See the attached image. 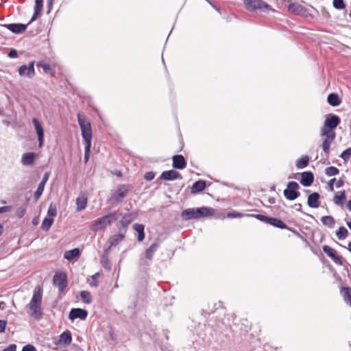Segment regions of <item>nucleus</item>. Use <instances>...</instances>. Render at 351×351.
<instances>
[{
	"mask_svg": "<svg viewBox=\"0 0 351 351\" xmlns=\"http://www.w3.org/2000/svg\"><path fill=\"white\" fill-rule=\"evenodd\" d=\"M77 121L82 131V136L84 142V162L88 161L90 157L91 141H92V130L90 123L86 121V117L80 114H77Z\"/></svg>",
	"mask_w": 351,
	"mask_h": 351,
	"instance_id": "1",
	"label": "nucleus"
},
{
	"mask_svg": "<svg viewBox=\"0 0 351 351\" xmlns=\"http://www.w3.org/2000/svg\"><path fill=\"white\" fill-rule=\"evenodd\" d=\"M215 209L210 207L202 206L199 208H191L183 210L181 212V218L184 221L191 219H199L201 218L213 216Z\"/></svg>",
	"mask_w": 351,
	"mask_h": 351,
	"instance_id": "2",
	"label": "nucleus"
},
{
	"mask_svg": "<svg viewBox=\"0 0 351 351\" xmlns=\"http://www.w3.org/2000/svg\"><path fill=\"white\" fill-rule=\"evenodd\" d=\"M132 186L129 184H119L117 188L112 192L107 199V202L112 204H121L123 199L127 197L129 191L132 190Z\"/></svg>",
	"mask_w": 351,
	"mask_h": 351,
	"instance_id": "3",
	"label": "nucleus"
},
{
	"mask_svg": "<svg viewBox=\"0 0 351 351\" xmlns=\"http://www.w3.org/2000/svg\"><path fill=\"white\" fill-rule=\"evenodd\" d=\"M341 123V119L339 116L334 114H329L324 121V125L321 129V135H330L335 132V129Z\"/></svg>",
	"mask_w": 351,
	"mask_h": 351,
	"instance_id": "4",
	"label": "nucleus"
},
{
	"mask_svg": "<svg viewBox=\"0 0 351 351\" xmlns=\"http://www.w3.org/2000/svg\"><path fill=\"white\" fill-rule=\"evenodd\" d=\"M159 247L158 243H152L148 248L145 251V255L140 257L138 264L141 267H147L151 265L154 255Z\"/></svg>",
	"mask_w": 351,
	"mask_h": 351,
	"instance_id": "5",
	"label": "nucleus"
},
{
	"mask_svg": "<svg viewBox=\"0 0 351 351\" xmlns=\"http://www.w3.org/2000/svg\"><path fill=\"white\" fill-rule=\"evenodd\" d=\"M244 3L248 9L253 11L260 10L267 12L272 10L271 5L263 0H244Z\"/></svg>",
	"mask_w": 351,
	"mask_h": 351,
	"instance_id": "6",
	"label": "nucleus"
},
{
	"mask_svg": "<svg viewBox=\"0 0 351 351\" xmlns=\"http://www.w3.org/2000/svg\"><path fill=\"white\" fill-rule=\"evenodd\" d=\"M299 189L300 186L296 182L291 181L288 182L287 188L283 191L284 196L287 199L293 201L300 195Z\"/></svg>",
	"mask_w": 351,
	"mask_h": 351,
	"instance_id": "7",
	"label": "nucleus"
},
{
	"mask_svg": "<svg viewBox=\"0 0 351 351\" xmlns=\"http://www.w3.org/2000/svg\"><path fill=\"white\" fill-rule=\"evenodd\" d=\"M53 284L58 288L60 293L63 292L68 284L66 274L64 272L56 273L53 278Z\"/></svg>",
	"mask_w": 351,
	"mask_h": 351,
	"instance_id": "8",
	"label": "nucleus"
},
{
	"mask_svg": "<svg viewBox=\"0 0 351 351\" xmlns=\"http://www.w3.org/2000/svg\"><path fill=\"white\" fill-rule=\"evenodd\" d=\"M109 226V221L107 219V217L104 215L92 222L90 226V230L92 232H97L101 230H104Z\"/></svg>",
	"mask_w": 351,
	"mask_h": 351,
	"instance_id": "9",
	"label": "nucleus"
},
{
	"mask_svg": "<svg viewBox=\"0 0 351 351\" xmlns=\"http://www.w3.org/2000/svg\"><path fill=\"white\" fill-rule=\"evenodd\" d=\"M34 63L35 61L33 60L30 62L27 66L25 64L21 66L19 68V75L32 78L35 75Z\"/></svg>",
	"mask_w": 351,
	"mask_h": 351,
	"instance_id": "10",
	"label": "nucleus"
},
{
	"mask_svg": "<svg viewBox=\"0 0 351 351\" xmlns=\"http://www.w3.org/2000/svg\"><path fill=\"white\" fill-rule=\"evenodd\" d=\"M322 250L337 265H343L342 258L337 254L335 250L326 245L322 246Z\"/></svg>",
	"mask_w": 351,
	"mask_h": 351,
	"instance_id": "11",
	"label": "nucleus"
},
{
	"mask_svg": "<svg viewBox=\"0 0 351 351\" xmlns=\"http://www.w3.org/2000/svg\"><path fill=\"white\" fill-rule=\"evenodd\" d=\"M288 10L289 12L298 16H306L308 14L307 9L304 6L296 3H290Z\"/></svg>",
	"mask_w": 351,
	"mask_h": 351,
	"instance_id": "12",
	"label": "nucleus"
},
{
	"mask_svg": "<svg viewBox=\"0 0 351 351\" xmlns=\"http://www.w3.org/2000/svg\"><path fill=\"white\" fill-rule=\"evenodd\" d=\"M87 316V311L80 308H73L69 312V318L72 321L77 318L84 320L86 319Z\"/></svg>",
	"mask_w": 351,
	"mask_h": 351,
	"instance_id": "13",
	"label": "nucleus"
},
{
	"mask_svg": "<svg viewBox=\"0 0 351 351\" xmlns=\"http://www.w3.org/2000/svg\"><path fill=\"white\" fill-rule=\"evenodd\" d=\"M134 220V217L132 214L128 213L123 215L117 224V228L119 230V232H122L123 230V232L125 233L126 232L127 228L128 226L131 223V222Z\"/></svg>",
	"mask_w": 351,
	"mask_h": 351,
	"instance_id": "14",
	"label": "nucleus"
},
{
	"mask_svg": "<svg viewBox=\"0 0 351 351\" xmlns=\"http://www.w3.org/2000/svg\"><path fill=\"white\" fill-rule=\"evenodd\" d=\"M32 123L38 135V146L41 147L44 143V130L38 119L34 118Z\"/></svg>",
	"mask_w": 351,
	"mask_h": 351,
	"instance_id": "15",
	"label": "nucleus"
},
{
	"mask_svg": "<svg viewBox=\"0 0 351 351\" xmlns=\"http://www.w3.org/2000/svg\"><path fill=\"white\" fill-rule=\"evenodd\" d=\"M182 176L178 171L171 169V170L163 171L161 173V175L160 176L158 179L170 181V180H175L177 179H182Z\"/></svg>",
	"mask_w": 351,
	"mask_h": 351,
	"instance_id": "16",
	"label": "nucleus"
},
{
	"mask_svg": "<svg viewBox=\"0 0 351 351\" xmlns=\"http://www.w3.org/2000/svg\"><path fill=\"white\" fill-rule=\"evenodd\" d=\"M28 307L31 311L30 316L36 320L42 319L41 304L35 303H29Z\"/></svg>",
	"mask_w": 351,
	"mask_h": 351,
	"instance_id": "17",
	"label": "nucleus"
},
{
	"mask_svg": "<svg viewBox=\"0 0 351 351\" xmlns=\"http://www.w3.org/2000/svg\"><path fill=\"white\" fill-rule=\"evenodd\" d=\"M3 26L12 33L19 34L26 30L27 25L23 23H10L5 24Z\"/></svg>",
	"mask_w": 351,
	"mask_h": 351,
	"instance_id": "18",
	"label": "nucleus"
},
{
	"mask_svg": "<svg viewBox=\"0 0 351 351\" xmlns=\"http://www.w3.org/2000/svg\"><path fill=\"white\" fill-rule=\"evenodd\" d=\"M314 182V175L311 171L301 173L300 184L304 186H310Z\"/></svg>",
	"mask_w": 351,
	"mask_h": 351,
	"instance_id": "19",
	"label": "nucleus"
},
{
	"mask_svg": "<svg viewBox=\"0 0 351 351\" xmlns=\"http://www.w3.org/2000/svg\"><path fill=\"white\" fill-rule=\"evenodd\" d=\"M173 167L177 169H183L186 167V161L182 155H174L172 157Z\"/></svg>",
	"mask_w": 351,
	"mask_h": 351,
	"instance_id": "20",
	"label": "nucleus"
},
{
	"mask_svg": "<svg viewBox=\"0 0 351 351\" xmlns=\"http://www.w3.org/2000/svg\"><path fill=\"white\" fill-rule=\"evenodd\" d=\"M319 198L320 195L317 192L310 194L307 198L308 206L312 208H317L320 205Z\"/></svg>",
	"mask_w": 351,
	"mask_h": 351,
	"instance_id": "21",
	"label": "nucleus"
},
{
	"mask_svg": "<svg viewBox=\"0 0 351 351\" xmlns=\"http://www.w3.org/2000/svg\"><path fill=\"white\" fill-rule=\"evenodd\" d=\"M36 154L34 152H26L23 154L21 163L25 166H30L34 164Z\"/></svg>",
	"mask_w": 351,
	"mask_h": 351,
	"instance_id": "22",
	"label": "nucleus"
},
{
	"mask_svg": "<svg viewBox=\"0 0 351 351\" xmlns=\"http://www.w3.org/2000/svg\"><path fill=\"white\" fill-rule=\"evenodd\" d=\"M326 136L325 139L323 141L322 143V149L324 152L328 155L330 151V147L331 145V143L334 141V139L336 137L335 132H332V134L330 135H324Z\"/></svg>",
	"mask_w": 351,
	"mask_h": 351,
	"instance_id": "23",
	"label": "nucleus"
},
{
	"mask_svg": "<svg viewBox=\"0 0 351 351\" xmlns=\"http://www.w3.org/2000/svg\"><path fill=\"white\" fill-rule=\"evenodd\" d=\"M43 298V288L38 285L34 289L33 296L29 303H35L41 304Z\"/></svg>",
	"mask_w": 351,
	"mask_h": 351,
	"instance_id": "24",
	"label": "nucleus"
},
{
	"mask_svg": "<svg viewBox=\"0 0 351 351\" xmlns=\"http://www.w3.org/2000/svg\"><path fill=\"white\" fill-rule=\"evenodd\" d=\"M206 186V182L203 180H199L195 182L191 187V192L192 194H197L205 189Z\"/></svg>",
	"mask_w": 351,
	"mask_h": 351,
	"instance_id": "25",
	"label": "nucleus"
},
{
	"mask_svg": "<svg viewBox=\"0 0 351 351\" xmlns=\"http://www.w3.org/2000/svg\"><path fill=\"white\" fill-rule=\"evenodd\" d=\"M125 237V232H120L118 234H113L107 241V244H110V246H116L124 239Z\"/></svg>",
	"mask_w": 351,
	"mask_h": 351,
	"instance_id": "26",
	"label": "nucleus"
},
{
	"mask_svg": "<svg viewBox=\"0 0 351 351\" xmlns=\"http://www.w3.org/2000/svg\"><path fill=\"white\" fill-rule=\"evenodd\" d=\"M36 65L38 67L43 69L45 73L49 74L51 76H54L55 70L49 64L43 61H39L37 62Z\"/></svg>",
	"mask_w": 351,
	"mask_h": 351,
	"instance_id": "27",
	"label": "nucleus"
},
{
	"mask_svg": "<svg viewBox=\"0 0 351 351\" xmlns=\"http://www.w3.org/2000/svg\"><path fill=\"white\" fill-rule=\"evenodd\" d=\"M133 229L138 233L137 241L141 242L145 239V226L141 223H134Z\"/></svg>",
	"mask_w": 351,
	"mask_h": 351,
	"instance_id": "28",
	"label": "nucleus"
},
{
	"mask_svg": "<svg viewBox=\"0 0 351 351\" xmlns=\"http://www.w3.org/2000/svg\"><path fill=\"white\" fill-rule=\"evenodd\" d=\"M80 255V250L78 248H74L73 250L66 251L64 254V258L69 261H71L73 259L79 257Z\"/></svg>",
	"mask_w": 351,
	"mask_h": 351,
	"instance_id": "29",
	"label": "nucleus"
},
{
	"mask_svg": "<svg viewBox=\"0 0 351 351\" xmlns=\"http://www.w3.org/2000/svg\"><path fill=\"white\" fill-rule=\"evenodd\" d=\"M268 224L280 229L288 228L287 225L285 222L276 217H270Z\"/></svg>",
	"mask_w": 351,
	"mask_h": 351,
	"instance_id": "30",
	"label": "nucleus"
},
{
	"mask_svg": "<svg viewBox=\"0 0 351 351\" xmlns=\"http://www.w3.org/2000/svg\"><path fill=\"white\" fill-rule=\"evenodd\" d=\"M327 101L330 106L333 107L339 106L341 102L339 95L336 93L329 94L327 97Z\"/></svg>",
	"mask_w": 351,
	"mask_h": 351,
	"instance_id": "31",
	"label": "nucleus"
},
{
	"mask_svg": "<svg viewBox=\"0 0 351 351\" xmlns=\"http://www.w3.org/2000/svg\"><path fill=\"white\" fill-rule=\"evenodd\" d=\"M60 341L65 346H69L72 341V335L71 331L66 330L60 335Z\"/></svg>",
	"mask_w": 351,
	"mask_h": 351,
	"instance_id": "32",
	"label": "nucleus"
},
{
	"mask_svg": "<svg viewBox=\"0 0 351 351\" xmlns=\"http://www.w3.org/2000/svg\"><path fill=\"white\" fill-rule=\"evenodd\" d=\"M309 157L307 155L302 156L295 162V166L298 169H304L308 165Z\"/></svg>",
	"mask_w": 351,
	"mask_h": 351,
	"instance_id": "33",
	"label": "nucleus"
},
{
	"mask_svg": "<svg viewBox=\"0 0 351 351\" xmlns=\"http://www.w3.org/2000/svg\"><path fill=\"white\" fill-rule=\"evenodd\" d=\"M87 202H88V199L86 197H84V196L78 197L76 199V205H77L76 210L80 211V210L85 209L87 206Z\"/></svg>",
	"mask_w": 351,
	"mask_h": 351,
	"instance_id": "34",
	"label": "nucleus"
},
{
	"mask_svg": "<svg viewBox=\"0 0 351 351\" xmlns=\"http://www.w3.org/2000/svg\"><path fill=\"white\" fill-rule=\"evenodd\" d=\"M341 292H343L345 302L351 306V288L349 287H343L341 288Z\"/></svg>",
	"mask_w": 351,
	"mask_h": 351,
	"instance_id": "35",
	"label": "nucleus"
},
{
	"mask_svg": "<svg viewBox=\"0 0 351 351\" xmlns=\"http://www.w3.org/2000/svg\"><path fill=\"white\" fill-rule=\"evenodd\" d=\"M321 221L322 222V223L330 228H334L335 226V219L330 216V215H327V216H324L321 218Z\"/></svg>",
	"mask_w": 351,
	"mask_h": 351,
	"instance_id": "36",
	"label": "nucleus"
},
{
	"mask_svg": "<svg viewBox=\"0 0 351 351\" xmlns=\"http://www.w3.org/2000/svg\"><path fill=\"white\" fill-rule=\"evenodd\" d=\"M346 191H341L337 193L333 198V202L337 205H342L343 203V201L346 199Z\"/></svg>",
	"mask_w": 351,
	"mask_h": 351,
	"instance_id": "37",
	"label": "nucleus"
},
{
	"mask_svg": "<svg viewBox=\"0 0 351 351\" xmlns=\"http://www.w3.org/2000/svg\"><path fill=\"white\" fill-rule=\"evenodd\" d=\"M101 266L106 270L110 271L112 269V265L108 258V256L107 254H103L101 257Z\"/></svg>",
	"mask_w": 351,
	"mask_h": 351,
	"instance_id": "38",
	"label": "nucleus"
},
{
	"mask_svg": "<svg viewBox=\"0 0 351 351\" xmlns=\"http://www.w3.org/2000/svg\"><path fill=\"white\" fill-rule=\"evenodd\" d=\"M53 223V218H48L45 217L41 224V228L43 231H48L50 228L51 227L52 224Z\"/></svg>",
	"mask_w": 351,
	"mask_h": 351,
	"instance_id": "39",
	"label": "nucleus"
},
{
	"mask_svg": "<svg viewBox=\"0 0 351 351\" xmlns=\"http://www.w3.org/2000/svg\"><path fill=\"white\" fill-rule=\"evenodd\" d=\"M121 216V213L118 210H114L112 213H110L106 215L107 219L109 221V225L110 226L113 222L117 221L119 217Z\"/></svg>",
	"mask_w": 351,
	"mask_h": 351,
	"instance_id": "40",
	"label": "nucleus"
},
{
	"mask_svg": "<svg viewBox=\"0 0 351 351\" xmlns=\"http://www.w3.org/2000/svg\"><path fill=\"white\" fill-rule=\"evenodd\" d=\"M348 234V230L344 227H340L336 232V235L339 240L345 239Z\"/></svg>",
	"mask_w": 351,
	"mask_h": 351,
	"instance_id": "41",
	"label": "nucleus"
},
{
	"mask_svg": "<svg viewBox=\"0 0 351 351\" xmlns=\"http://www.w3.org/2000/svg\"><path fill=\"white\" fill-rule=\"evenodd\" d=\"M80 296L82 301L86 304H90L93 301L91 294L88 291H82L80 292Z\"/></svg>",
	"mask_w": 351,
	"mask_h": 351,
	"instance_id": "42",
	"label": "nucleus"
},
{
	"mask_svg": "<svg viewBox=\"0 0 351 351\" xmlns=\"http://www.w3.org/2000/svg\"><path fill=\"white\" fill-rule=\"evenodd\" d=\"M246 216L249 217L256 218V219L263 221L265 223H269L270 218V217H267L261 214H247Z\"/></svg>",
	"mask_w": 351,
	"mask_h": 351,
	"instance_id": "43",
	"label": "nucleus"
},
{
	"mask_svg": "<svg viewBox=\"0 0 351 351\" xmlns=\"http://www.w3.org/2000/svg\"><path fill=\"white\" fill-rule=\"evenodd\" d=\"M339 170L336 167L330 166V167H326L325 169V173L328 176H336V175L339 174Z\"/></svg>",
	"mask_w": 351,
	"mask_h": 351,
	"instance_id": "44",
	"label": "nucleus"
},
{
	"mask_svg": "<svg viewBox=\"0 0 351 351\" xmlns=\"http://www.w3.org/2000/svg\"><path fill=\"white\" fill-rule=\"evenodd\" d=\"M45 189L43 184H38L36 191L34 193V199L37 201L43 194Z\"/></svg>",
	"mask_w": 351,
	"mask_h": 351,
	"instance_id": "45",
	"label": "nucleus"
},
{
	"mask_svg": "<svg viewBox=\"0 0 351 351\" xmlns=\"http://www.w3.org/2000/svg\"><path fill=\"white\" fill-rule=\"evenodd\" d=\"M57 215V208L56 206L52 204H51L49 206L48 210H47V215L49 216L48 218H53L56 217Z\"/></svg>",
	"mask_w": 351,
	"mask_h": 351,
	"instance_id": "46",
	"label": "nucleus"
},
{
	"mask_svg": "<svg viewBox=\"0 0 351 351\" xmlns=\"http://www.w3.org/2000/svg\"><path fill=\"white\" fill-rule=\"evenodd\" d=\"M333 6L337 10H343L346 8V4L343 0H333Z\"/></svg>",
	"mask_w": 351,
	"mask_h": 351,
	"instance_id": "47",
	"label": "nucleus"
},
{
	"mask_svg": "<svg viewBox=\"0 0 351 351\" xmlns=\"http://www.w3.org/2000/svg\"><path fill=\"white\" fill-rule=\"evenodd\" d=\"M351 156V147L344 150L340 155V157L344 160L347 161Z\"/></svg>",
	"mask_w": 351,
	"mask_h": 351,
	"instance_id": "48",
	"label": "nucleus"
},
{
	"mask_svg": "<svg viewBox=\"0 0 351 351\" xmlns=\"http://www.w3.org/2000/svg\"><path fill=\"white\" fill-rule=\"evenodd\" d=\"M244 216H246V215H244V214H243L241 213L236 212V211L228 213L227 214V217L228 218H230V219H232V218H241V217H243Z\"/></svg>",
	"mask_w": 351,
	"mask_h": 351,
	"instance_id": "49",
	"label": "nucleus"
},
{
	"mask_svg": "<svg viewBox=\"0 0 351 351\" xmlns=\"http://www.w3.org/2000/svg\"><path fill=\"white\" fill-rule=\"evenodd\" d=\"M25 212H26V206H21V207H19L17 209V210L16 212V215L18 218H22L25 215Z\"/></svg>",
	"mask_w": 351,
	"mask_h": 351,
	"instance_id": "50",
	"label": "nucleus"
},
{
	"mask_svg": "<svg viewBox=\"0 0 351 351\" xmlns=\"http://www.w3.org/2000/svg\"><path fill=\"white\" fill-rule=\"evenodd\" d=\"M294 207L295 208V210L303 213L304 215L311 217V219H314V217L312 215L308 214L302 210V206L300 203L295 204L294 205Z\"/></svg>",
	"mask_w": 351,
	"mask_h": 351,
	"instance_id": "51",
	"label": "nucleus"
},
{
	"mask_svg": "<svg viewBox=\"0 0 351 351\" xmlns=\"http://www.w3.org/2000/svg\"><path fill=\"white\" fill-rule=\"evenodd\" d=\"M43 7V0H35L34 10L42 12Z\"/></svg>",
	"mask_w": 351,
	"mask_h": 351,
	"instance_id": "52",
	"label": "nucleus"
},
{
	"mask_svg": "<svg viewBox=\"0 0 351 351\" xmlns=\"http://www.w3.org/2000/svg\"><path fill=\"white\" fill-rule=\"evenodd\" d=\"M99 272L95 273V274H93L92 276V278H93V282H91L90 283V286L95 287H98L99 282L97 281V278H99Z\"/></svg>",
	"mask_w": 351,
	"mask_h": 351,
	"instance_id": "53",
	"label": "nucleus"
},
{
	"mask_svg": "<svg viewBox=\"0 0 351 351\" xmlns=\"http://www.w3.org/2000/svg\"><path fill=\"white\" fill-rule=\"evenodd\" d=\"M155 176H156V174L154 171H148V172L145 173V174L144 176V178L147 181H151L155 178Z\"/></svg>",
	"mask_w": 351,
	"mask_h": 351,
	"instance_id": "54",
	"label": "nucleus"
},
{
	"mask_svg": "<svg viewBox=\"0 0 351 351\" xmlns=\"http://www.w3.org/2000/svg\"><path fill=\"white\" fill-rule=\"evenodd\" d=\"M22 351H37V350L34 346L27 344L23 347Z\"/></svg>",
	"mask_w": 351,
	"mask_h": 351,
	"instance_id": "55",
	"label": "nucleus"
},
{
	"mask_svg": "<svg viewBox=\"0 0 351 351\" xmlns=\"http://www.w3.org/2000/svg\"><path fill=\"white\" fill-rule=\"evenodd\" d=\"M41 12H40V11L34 10V12L29 22L27 25H28L30 23H32V22H34V21H36V19L38 18V16L40 15Z\"/></svg>",
	"mask_w": 351,
	"mask_h": 351,
	"instance_id": "56",
	"label": "nucleus"
},
{
	"mask_svg": "<svg viewBox=\"0 0 351 351\" xmlns=\"http://www.w3.org/2000/svg\"><path fill=\"white\" fill-rule=\"evenodd\" d=\"M7 324L8 322L6 320L0 319V333L5 332Z\"/></svg>",
	"mask_w": 351,
	"mask_h": 351,
	"instance_id": "57",
	"label": "nucleus"
},
{
	"mask_svg": "<svg viewBox=\"0 0 351 351\" xmlns=\"http://www.w3.org/2000/svg\"><path fill=\"white\" fill-rule=\"evenodd\" d=\"M8 55L11 58H16L18 57V52L16 49H12L10 50Z\"/></svg>",
	"mask_w": 351,
	"mask_h": 351,
	"instance_id": "58",
	"label": "nucleus"
},
{
	"mask_svg": "<svg viewBox=\"0 0 351 351\" xmlns=\"http://www.w3.org/2000/svg\"><path fill=\"white\" fill-rule=\"evenodd\" d=\"M49 176H50V173L49 172L45 173V174H44L43 177V179L40 181V184H43V185L45 186V184L47 183V182L49 180Z\"/></svg>",
	"mask_w": 351,
	"mask_h": 351,
	"instance_id": "59",
	"label": "nucleus"
},
{
	"mask_svg": "<svg viewBox=\"0 0 351 351\" xmlns=\"http://www.w3.org/2000/svg\"><path fill=\"white\" fill-rule=\"evenodd\" d=\"M1 351H16V345L14 343L10 344Z\"/></svg>",
	"mask_w": 351,
	"mask_h": 351,
	"instance_id": "60",
	"label": "nucleus"
},
{
	"mask_svg": "<svg viewBox=\"0 0 351 351\" xmlns=\"http://www.w3.org/2000/svg\"><path fill=\"white\" fill-rule=\"evenodd\" d=\"M10 210H11V206H4L0 207V214L4 213L6 212H9Z\"/></svg>",
	"mask_w": 351,
	"mask_h": 351,
	"instance_id": "61",
	"label": "nucleus"
},
{
	"mask_svg": "<svg viewBox=\"0 0 351 351\" xmlns=\"http://www.w3.org/2000/svg\"><path fill=\"white\" fill-rule=\"evenodd\" d=\"M344 184V180L343 178H339L337 182H336V187L337 188H340L341 186H343Z\"/></svg>",
	"mask_w": 351,
	"mask_h": 351,
	"instance_id": "62",
	"label": "nucleus"
},
{
	"mask_svg": "<svg viewBox=\"0 0 351 351\" xmlns=\"http://www.w3.org/2000/svg\"><path fill=\"white\" fill-rule=\"evenodd\" d=\"M336 179L335 178H332L331 180H330V181L328 182V189L330 191H334V187H333V184L334 182H335Z\"/></svg>",
	"mask_w": 351,
	"mask_h": 351,
	"instance_id": "63",
	"label": "nucleus"
},
{
	"mask_svg": "<svg viewBox=\"0 0 351 351\" xmlns=\"http://www.w3.org/2000/svg\"><path fill=\"white\" fill-rule=\"evenodd\" d=\"M286 229L292 232L294 234L297 235L298 237L302 238V237L300 235V234L296 230L291 228L290 227H288V228H286Z\"/></svg>",
	"mask_w": 351,
	"mask_h": 351,
	"instance_id": "64",
	"label": "nucleus"
}]
</instances>
